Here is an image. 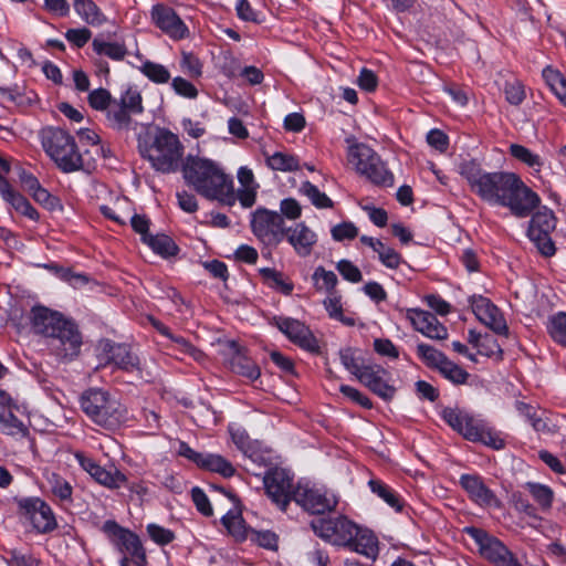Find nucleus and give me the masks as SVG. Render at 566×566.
Returning a JSON list of instances; mask_svg holds the SVG:
<instances>
[{
    "label": "nucleus",
    "mask_w": 566,
    "mask_h": 566,
    "mask_svg": "<svg viewBox=\"0 0 566 566\" xmlns=\"http://www.w3.org/2000/svg\"><path fill=\"white\" fill-rule=\"evenodd\" d=\"M460 174L482 200L507 207L516 217H527L539 202L538 196L513 172H486L471 160L460 165Z\"/></svg>",
    "instance_id": "1"
},
{
    "label": "nucleus",
    "mask_w": 566,
    "mask_h": 566,
    "mask_svg": "<svg viewBox=\"0 0 566 566\" xmlns=\"http://www.w3.org/2000/svg\"><path fill=\"white\" fill-rule=\"evenodd\" d=\"M182 176L186 184L200 196L223 205H234L233 179L218 163L189 155L182 165Z\"/></svg>",
    "instance_id": "2"
},
{
    "label": "nucleus",
    "mask_w": 566,
    "mask_h": 566,
    "mask_svg": "<svg viewBox=\"0 0 566 566\" xmlns=\"http://www.w3.org/2000/svg\"><path fill=\"white\" fill-rule=\"evenodd\" d=\"M184 145L179 137L168 129L159 128L155 135L138 138V150L151 167L163 174L176 172L182 161Z\"/></svg>",
    "instance_id": "3"
},
{
    "label": "nucleus",
    "mask_w": 566,
    "mask_h": 566,
    "mask_svg": "<svg viewBox=\"0 0 566 566\" xmlns=\"http://www.w3.org/2000/svg\"><path fill=\"white\" fill-rule=\"evenodd\" d=\"M40 137L45 154L61 171L70 174L83 169L82 154L74 137L67 130L49 126L41 130Z\"/></svg>",
    "instance_id": "4"
},
{
    "label": "nucleus",
    "mask_w": 566,
    "mask_h": 566,
    "mask_svg": "<svg viewBox=\"0 0 566 566\" xmlns=\"http://www.w3.org/2000/svg\"><path fill=\"white\" fill-rule=\"evenodd\" d=\"M81 408L97 426L115 430L126 420V409L108 391L91 388L81 397Z\"/></svg>",
    "instance_id": "5"
},
{
    "label": "nucleus",
    "mask_w": 566,
    "mask_h": 566,
    "mask_svg": "<svg viewBox=\"0 0 566 566\" xmlns=\"http://www.w3.org/2000/svg\"><path fill=\"white\" fill-rule=\"evenodd\" d=\"M441 417L467 440L481 442L495 450L504 448V440L484 420L463 409L446 407L441 411Z\"/></svg>",
    "instance_id": "6"
},
{
    "label": "nucleus",
    "mask_w": 566,
    "mask_h": 566,
    "mask_svg": "<svg viewBox=\"0 0 566 566\" xmlns=\"http://www.w3.org/2000/svg\"><path fill=\"white\" fill-rule=\"evenodd\" d=\"M111 543L123 555L120 566H146V553L139 537L132 531L122 527L114 520H107L103 527Z\"/></svg>",
    "instance_id": "7"
},
{
    "label": "nucleus",
    "mask_w": 566,
    "mask_h": 566,
    "mask_svg": "<svg viewBox=\"0 0 566 566\" xmlns=\"http://www.w3.org/2000/svg\"><path fill=\"white\" fill-rule=\"evenodd\" d=\"M144 112L143 97L137 90L127 88L119 98H115L105 115L108 127L114 130L135 128L134 116Z\"/></svg>",
    "instance_id": "8"
},
{
    "label": "nucleus",
    "mask_w": 566,
    "mask_h": 566,
    "mask_svg": "<svg viewBox=\"0 0 566 566\" xmlns=\"http://www.w3.org/2000/svg\"><path fill=\"white\" fill-rule=\"evenodd\" d=\"M463 532L475 542L480 555L493 566H523L499 538L483 528L467 526Z\"/></svg>",
    "instance_id": "9"
},
{
    "label": "nucleus",
    "mask_w": 566,
    "mask_h": 566,
    "mask_svg": "<svg viewBox=\"0 0 566 566\" xmlns=\"http://www.w3.org/2000/svg\"><path fill=\"white\" fill-rule=\"evenodd\" d=\"M83 344L82 333L71 317H67L59 329L46 339L50 350L60 359L72 360L78 356Z\"/></svg>",
    "instance_id": "10"
},
{
    "label": "nucleus",
    "mask_w": 566,
    "mask_h": 566,
    "mask_svg": "<svg viewBox=\"0 0 566 566\" xmlns=\"http://www.w3.org/2000/svg\"><path fill=\"white\" fill-rule=\"evenodd\" d=\"M314 533L333 545L347 546L357 535V525L346 516L317 518L312 521Z\"/></svg>",
    "instance_id": "11"
},
{
    "label": "nucleus",
    "mask_w": 566,
    "mask_h": 566,
    "mask_svg": "<svg viewBox=\"0 0 566 566\" xmlns=\"http://www.w3.org/2000/svg\"><path fill=\"white\" fill-rule=\"evenodd\" d=\"M251 229L262 242L274 245L284 239L286 230L282 214L265 208H258L252 213Z\"/></svg>",
    "instance_id": "12"
},
{
    "label": "nucleus",
    "mask_w": 566,
    "mask_h": 566,
    "mask_svg": "<svg viewBox=\"0 0 566 566\" xmlns=\"http://www.w3.org/2000/svg\"><path fill=\"white\" fill-rule=\"evenodd\" d=\"M294 502L312 514H325L336 509L338 500L332 492L298 483L294 493Z\"/></svg>",
    "instance_id": "13"
},
{
    "label": "nucleus",
    "mask_w": 566,
    "mask_h": 566,
    "mask_svg": "<svg viewBox=\"0 0 566 566\" xmlns=\"http://www.w3.org/2000/svg\"><path fill=\"white\" fill-rule=\"evenodd\" d=\"M19 513L31 521L33 527L41 534L51 533L57 526L50 505L38 496L17 499Z\"/></svg>",
    "instance_id": "14"
},
{
    "label": "nucleus",
    "mask_w": 566,
    "mask_h": 566,
    "mask_svg": "<svg viewBox=\"0 0 566 566\" xmlns=\"http://www.w3.org/2000/svg\"><path fill=\"white\" fill-rule=\"evenodd\" d=\"M264 488L269 497L282 511H285L291 501H294L296 486L293 484V476L281 468L270 470L263 479Z\"/></svg>",
    "instance_id": "15"
},
{
    "label": "nucleus",
    "mask_w": 566,
    "mask_h": 566,
    "mask_svg": "<svg viewBox=\"0 0 566 566\" xmlns=\"http://www.w3.org/2000/svg\"><path fill=\"white\" fill-rule=\"evenodd\" d=\"M272 324L301 348L311 353L319 352L318 340L304 323L291 317L275 316Z\"/></svg>",
    "instance_id": "16"
},
{
    "label": "nucleus",
    "mask_w": 566,
    "mask_h": 566,
    "mask_svg": "<svg viewBox=\"0 0 566 566\" xmlns=\"http://www.w3.org/2000/svg\"><path fill=\"white\" fill-rule=\"evenodd\" d=\"M99 348L104 365H114L126 373L140 369L139 358L128 345L104 339L99 342Z\"/></svg>",
    "instance_id": "17"
},
{
    "label": "nucleus",
    "mask_w": 566,
    "mask_h": 566,
    "mask_svg": "<svg viewBox=\"0 0 566 566\" xmlns=\"http://www.w3.org/2000/svg\"><path fill=\"white\" fill-rule=\"evenodd\" d=\"M476 318L499 335L506 336L509 327L500 308L482 295H472L469 298Z\"/></svg>",
    "instance_id": "18"
},
{
    "label": "nucleus",
    "mask_w": 566,
    "mask_h": 566,
    "mask_svg": "<svg viewBox=\"0 0 566 566\" xmlns=\"http://www.w3.org/2000/svg\"><path fill=\"white\" fill-rule=\"evenodd\" d=\"M389 373L379 364H368L357 375L356 379L371 392L384 400H391L396 388L388 384Z\"/></svg>",
    "instance_id": "19"
},
{
    "label": "nucleus",
    "mask_w": 566,
    "mask_h": 566,
    "mask_svg": "<svg viewBox=\"0 0 566 566\" xmlns=\"http://www.w3.org/2000/svg\"><path fill=\"white\" fill-rule=\"evenodd\" d=\"M67 318L63 313L49 308L44 305L32 306L29 314V322L31 331L45 340L59 329L60 324H63Z\"/></svg>",
    "instance_id": "20"
},
{
    "label": "nucleus",
    "mask_w": 566,
    "mask_h": 566,
    "mask_svg": "<svg viewBox=\"0 0 566 566\" xmlns=\"http://www.w3.org/2000/svg\"><path fill=\"white\" fill-rule=\"evenodd\" d=\"M81 468L87 472L98 484L108 489H119L127 481V478L116 468L107 470L101 467L93 458L85 455L82 452L75 453Z\"/></svg>",
    "instance_id": "21"
},
{
    "label": "nucleus",
    "mask_w": 566,
    "mask_h": 566,
    "mask_svg": "<svg viewBox=\"0 0 566 566\" xmlns=\"http://www.w3.org/2000/svg\"><path fill=\"white\" fill-rule=\"evenodd\" d=\"M151 20L157 28L174 40L188 36L189 30L175 10L165 4H156L151 9Z\"/></svg>",
    "instance_id": "22"
},
{
    "label": "nucleus",
    "mask_w": 566,
    "mask_h": 566,
    "mask_svg": "<svg viewBox=\"0 0 566 566\" xmlns=\"http://www.w3.org/2000/svg\"><path fill=\"white\" fill-rule=\"evenodd\" d=\"M407 318L411 322L416 331L431 339L444 340L448 338L447 327L430 312L410 308L407 311Z\"/></svg>",
    "instance_id": "23"
},
{
    "label": "nucleus",
    "mask_w": 566,
    "mask_h": 566,
    "mask_svg": "<svg viewBox=\"0 0 566 566\" xmlns=\"http://www.w3.org/2000/svg\"><path fill=\"white\" fill-rule=\"evenodd\" d=\"M460 485L468 493V496L480 506H499L500 502L492 490L476 474H462Z\"/></svg>",
    "instance_id": "24"
},
{
    "label": "nucleus",
    "mask_w": 566,
    "mask_h": 566,
    "mask_svg": "<svg viewBox=\"0 0 566 566\" xmlns=\"http://www.w3.org/2000/svg\"><path fill=\"white\" fill-rule=\"evenodd\" d=\"M287 242L301 258L308 256L317 243V235L304 222L296 223L285 230Z\"/></svg>",
    "instance_id": "25"
},
{
    "label": "nucleus",
    "mask_w": 566,
    "mask_h": 566,
    "mask_svg": "<svg viewBox=\"0 0 566 566\" xmlns=\"http://www.w3.org/2000/svg\"><path fill=\"white\" fill-rule=\"evenodd\" d=\"M2 199L8 202L18 213L32 221H39L40 214L30 201L20 192L15 191L10 184L2 182Z\"/></svg>",
    "instance_id": "26"
},
{
    "label": "nucleus",
    "mask_w": 566,
    "mask_h": 566,
    "mask_svg": "<svg viewBox=\"0 0 566 566\" xmlns=\"http://www.w3.org/2000/svg\"><path fill=\"white\" fill-rule=\"evenodd\" d=\"M515 408L518 413L530 422L536 432L553 433L555 431V426L549 424V420L544 410L524 401H516Z\"/></svg>",
    "instance_id": "27"
},
{
    "label": "nucleus",
    "mask_w": 566,
    "mask_h": 566,
    "mask_svg": "<svg viewBox=\"0 0 566 566\" xmlns=\"http://www.w3.org/2000/svg\"><path fill=\"white\" fill-rule=\"evenodd\" d=\"M349 160L356 167V170L364 175L369 166L374 163H378L380 157L369 146L365 144H356L349 148Z\"/></svg>",
    "instance_id": "28"
},
{
    "label": "nucleus",
    "mask_w": 566,
    "mask_h": 566,
    "mask_svg": "<svg viewBox=\"0 0 566 566\" xmlns=\"http://www.w3.org/2000/svg\"><path fill=\"white\" fill-rule=\"evenodd\" d=\"M346 547L352 551L365 555L368 558H376L378 554V541L377 537L368 532L363 531L357 526V535L353 538V542Z\"/></svg>",
    "instance_id": "29"
},
{
    "label": "nucleus",
    "mask_w": 566,
    "mask_h": 566,
    "mask_svg": "<svg viewBox=\"0 0 566 566\" xmlns=\"http://www.w3.org/2000/svg\"><path fill=\"white\" fill-rule=\"evenodd\" d=\"M231 369L250 380H255L260 377L261 371L256 364L244 354L238 352L230 360Z\"/></svg>",
    "instance_id": "30"
},
{
    "label": "nucleus",
    "mask_w": 566,
    "mask_h": 566,
    "mask_svg": "<svg viewBox=\"0 0 566 566\" xmlns=\"http://www.w3.org/2000/svg\"><path fill=\"white\" fill-rule=\"evenodd\" d=\"M74 10L91 25H101L105 22V15L92 0H75Z\"/></svg>",
    "instance_id": "31"
},
{
    "label": "nucleus",
    "mask_w": 566,
    "mask_h": 566,
    "mask_svg": "<svg viewBox=\"0 0 566 566\" xmlns=\"http://www.w3.org/2000/svg\"><path fill=\"white\" fill-rule=\"evenodd\" d=\"M199 467L211 472H217L223 478H231L235 473L233 465L219 454L205 453Z\"/></svg>",
    "instance_id": "32"
},
{
    "label": "nucleus",
    "mask_w": 566,
    "mask_h": 566,
    "mask_svg": "<svg viewBox=\"0 0 566 566\" xmlns=\"http://www.w3.org/2000/svg\"><path fill=\"white\" fill-rule=\"evenodd\" d=\"M556 224V218L552 210L543 209L538 210L532 216L527 234L537 233H549L554 230Z\"/></svg>",
    "instance_id": "33"
},
{
    "label": "nucleus",
    "mask_w": 566,
    "mask_h": 566,
    "mask_svg": "<svg viewBox=\"0 0 566 566\" xmlns=\"http://www.w3.org/2000/svg\"><path fill=\"white\" fill-rule=\"evenodd\" d=\"M525 489L530 492L543 512H548L552 509L554 491L548 485L536 482H527L525 484Z\"/></svg>",
    "instance_id": "34"
},
{
    "label": "nucleus",
    "mask_w": 566,
    "mask_h": 566,
    "mask_svg": "<svg viewBox=\"0 0 566 566\" xmlns=\"http://www.w3.org/2000/svg\"><path fill=\"white\" fill-rule=\"evenodd\" d=\"M313 285L318 292L327 294L337 292V275L333 271H327L324 266H317L312 275Z\"/></svg>",
    "instance_id": "35"
},
{
    "label": "nucleus",
    "mask_w": 566,
    "mask_h": 566,
    "mask_svg": "<svg viewBox=\"0 0 566 566\" xmlns=\"http://www.w3.org/2000/svg\"><path fill=\"white\" fill-rule=\"evenodd\" d=\"M145 243L151 248V250L161 255L163 258L175 256L179 248L174 240L166 234H156L146 238Z\"/></svg>",
    "instance_id": "36"
},
{
    "label": "nucleus",
    "mask_w": 566,
    "mask_h": 566,
    "mask_svg": "<svg viewBox=\"0 0 566 566\" xmlns=\"http://www.w3.org/2000/svg\"><path fill=\"white\" fill-rule=\"evenodd\" d=\"M92 46L98 55H106L115 61H122L127 54L125 44L118 42H107L98 38L93 40Z\"/></svg>",
    "instance_id": "37"
},
{
    "label": "nucleus",
    "mask_w": 566,
    "mask_h": 566,
    "mask_svg": "<svg viewBox=\"0 0 566 566\" xmlns=\"http://www.w3.org/2000/svg\"><path fill=\"white\" fill-rule=\"evenodd\" d=\"M259 272L270 287L281 292L284 295H290L293 292V283L291 281H286L283 273L271 268H262L259 270Z\"/></svg>",
    "instance_id": "38"
},
{
    "label": "nucleus",
    "mask_w": 566,
    "mask_h": 566,
    "mask_svg": "<svg viewBox=\"0 0 566 566\" xmlns=\"http://www.w3.org/2000/svg\"><path fill=\"white\" fill-rule=\"evenodd\" d=\"M363 176L378 187H391L395 180L394 175L386 168L381 159L369 166Z\"/></svg>",
    "instance_id": "39"
},
{
    "label": "nucleus",
    "mask_w": 566,
    "mask_h": 566,
    "mask_svg": "<svg viewBox=\"0 0 566 566\" xmlns=\"http://www.w3.org/2000/svg\"><path fill=\"white\" fill-rule=\"evenodd\" d=\"M0 430L7 434H25L27 428L11 410V406L2 403V413L0 415Z\"/></svg>",
    "instance_id": "40"
},
{
    "label": "nucleus",
    "mask_w": 566,
    "mask_h": 566,
    "mask_svg": "<svg viewBox=\"0 0 566 566\" xmlns=\"http://www.w3.org/2000/svg\"><path fill=\"white\" fill-rule=\"evenodd\" d=\"M266 155V164L272 170L295 171L298 169V159L290 154L276 151L273 155Z\"/></svg>",
    "instance_id": "41"
},
{
    "label": "nucleus",
    "mask_w": 566,
    "mask_h": 566,
    "mask_svg": "<svg viewBox=\"0 0 566 566\" xmlns=\"http://www.w3.org/2000/svg\"><path fill=\"white\" fill-rule=\"evenodd\" d=\"M368 484L370 486V490L380 499H382L389 506H391L396 511H401V500L399 495L390 486H388L387 484L382 483L379 480H370Z\"/></svg>",
    "instance_id": "42"
},
{
    "label": "nucleus",
    "mask_w": 566,
    "mask_h": 566,
    "mask_svg": "<svg viewBox=\"0 0 566 566\" xmlns=\"http://www.w3.org/2000/svg\"><path fill=\"white\" fill-rule=\"evenodd\" d=\"M139 70L149 81L156 84H166L171 78L169 70L160 63L146 61Z\"/></svg>",
    "instance_id": "43"
},
{
    "label": "nucleus",
    "mask_w": 566,
    "mask_h": 566,
    "mask_svg": "<svg viewBox=\"0 0 566 566\" xmlns=\"http://www.w3.org/2000/svg\"><path fill=\"white\" fill-rule=\"evenodd\" d=\"M340 298L338 292L328 294V297L324 300L325 310L332 318L342 322L346 326H354L355 318L344 315Z\"/></svg>",
    "instance_id": "44"
},
{
    "label": "nucleus",
    "mask_w": 566,
    "mask_h": 566,
    "mask_svg": "<svg viewBox=\"0 0 566 566\" xmlns=\"http://www.w3.org/2000/svg\"><path fill=\"white\" fill-rule=\"evenodd\" d=\"M547 332L555 343L566 347V313L560 312L551 316Z\"/></svg>",
    "instance_id": "45"
},
{
    "label": "nucleus",
    "mask_w": 566,
    "mask_h": 566,
    "mask_svg": "<svg viewBox=\"0 0 566 566\" xmlns=\"http://www.w3.org/2000/svg\"><path fill=\"white\" fill-rule=\"evenodd\" d=\"M417 354L427 367L437 370L448 358L442 352L423 343L417 346Z\"/></svg>",
    "instance_id": "46"
},
{
    "label": "nucleus",
    "mask_w": 566,
    "mask_h": 566,
    "mask_svg": "<svg viewBox=\"0 0 566 566\" xmlns=\"http://www.w3.org/2000/svg\"><path fill=\"white\" fill-rule=\"evenodd\" d=\"M438 371L454 385L467 384L470 374L449 358L439 367Z\"/></svg>",
    "instance_id": "47"
},
{
    "label": "nucleus",
    "mask_w": 566,
    "mask_h": 566,
    "mask_svg": "<svg viewBox=\"0 0 566 566\" xmlns=\"http://www.w3.org/2000/svg\"><path fill=\"white\" fill-rule=\"evenodd\" d=\"M52 494L63 502H72L73 488L60 474L52 473L49 478Z\"/></svg>",
    "instance_id": "48"
},
{
    "label": "nucleus",
    "mask_w": 566,
    "mask_h": 566,
    "mask_svg": "<svg viewBox=\"0 0 566 566\" xmlns=\"http://www.w3.org/2000/svg\"><path fill=\"white\" fill-rule=\"evenodd\" d=\"M356 354L357 349L352 347H346L339 350L342 365L355 377H357V375L361 371V368L366 366L364 360Z\"/></svg>",
    "instance_id": "49"
},
{
    "label": "nucleus",
    "mask_w": 566,
    "mask_h": 566,
    "mask_svg": "<svg viewBox=\"0 0 566 566\" xmlns=\"http://www.w3.org/2000/svg\"><path fill=\"white\" fill-rule=\"evenodd\" d=\"M114 101L111 93L103 87L90 92L87 96L90 106L95 111L104 112L105 115Z\"/></svg>",
    "instance_id": "50"
},
{
    "label": "nucleus",
    "mask_w": 566,
    "mask_h": 566,
    "mask_svg": "<svg viewBox=\"0 0 566 566\" xmlns=\"http://www.w3.org/2000/svg\"><path fill=\"white\" fill-rule=\"evenodd\" d=\"M301 191L310 198L311 202L316 208L323 209L333 207L331 198H328L326 193L319 191V189L310 181H304L302 184Z\"/></svg>",
    "instance_id": "51"
},
{
    "label": "nucleus",
    "mask_w": 566,
    "mask_h": 566,
    "mask_svg": "<svg viewBox=\"0 0 566 566\" xmlns=\"http://www.w3.org/2000/svg\"><path fill=\"white\" fill-rule=\"evenodd\" d=\"M510 154L517 160L526 164L528 167L539 168L542 166L541 157L533 154L528 148L522 145L512 144L510 146Z\"/></svg>",
    "instance_id": "52"
},
{
    "label": "nucleus",
    "mask_w": 566,
    "mask_h": 566,
    "mask_svg": "<svg viewBox=\"0 0 566 566\" xmlns=\"http://www.w3.org/2000/svg\"><path fill=\"white\" fill-rule=\"evenodd\" d=\"M480 355L501 359L503 355V350L497 343V339L491 334H484L483 338L476 348Z\"/></svg>",
    "instance_id": "53"
},
{
    "label": "nucleus",
    "mask_w": 566,
    "mask_h": 566,
    "mask_svg": "<svg viewBox=\"0 0 566 566\" xmlns=\"http://www.w3.org/2000/svg\"><path fill=\"white\" fill-rule=\"evenodd\" d=\"M32 198L49 211L63 210V205L61 203V200L57 197L51 195L42 186L32 195Z\"/></svg>",
    "instance_id": "54"
},
{
    "label": "nucleus",
    "mask_w": 566,
    "mask_h": 566,
    "mask_svg": "<svg viewBox=\"0 0 566 566\" xmlns=\"http://www.w3.org/2000/svg\"><path fill=\"white\" fill-rule=\"evenodd\" d=\"M147 533L149 537L158 545H167L175 539V533L158 524H148Z\"/></svg>",
    "instance_id": "55"
},
{
    "label": "nucleus",
    "mask_w": 566,
    "mask_h": 566,
    "mask_svg": "<svg viewBox=\"0 0 566 566\" xmlns=\"http://www.w3.org/2000/svg\"><path fill=\"white\" fill-rule=\"evenodd\" d=\"M180 65L181 69L191 77H199L202 74V64L191 52H182Z\"/></svg>",
    "instance_id": "56"
},
{
    "label": "nucleus",
    "mask_w": 566,
    "mask_h": 566,
    "mask_svg": "<svg viewBox=\"0 0 566 566\" xmlns=\"http://www.w3.org/2000/svg\"><path fill=\"white\" fill-rule=\"evenodd\" d=\"M528 238L534 242L542 255L552 256L555 254L556 249L549 233L528 234Z\"/></svg>",
    "instance_id": "57"
},
{
    "label": "nucleus",
    "mask_w": 566,
    "mask_h": 566,
    "mask_svg": "<svg viewBox=\"0 0 566 566\" xmlns=\"http://www.w3.org/2000/svg\"><path fill=\"white\" fill-rule=\"evenodd\" d=\"M336 269L345 280L352 283H358L363 280L360 270L348 260L338 261Z\"/></svg>",
    "instance_id": "58"
},
{
    "label": "nucleus",
    "mask_w": 566,
    "mask_h": 566,
    "mask_svg": "<svg viewBox=\"0 0 566 566\" xmlns=\"http://www.w3.org/2000/svg\"><path fill=\"white\" fill-rule=\"evenodd\" d=\"M339 391L345 397H347L355 403L359 405L360 407L366 408V409L373 408L371 400L366 395H364L361 391H359L358 389H356L352 386H348V385H342L339 387Z\"/></svg>",
    "instance_id": "59"
},
{
    "label": "nucleus",
    "mask_w": 566,
    "mask_h": 566,
    "mask_svg": "<svg viewBox=\"0 0 566 566\" xmlns=\"http://www.w3.org/2000/svg\"><path fill=\"white\" fill-rule=\"evenodd\" d=\"M171 86L176 94L186 98H196L198 96V90L196 86L184 77L177 76L172 80Z\"/></svg>",
    "instance_id": "60"
},
{
    "label": "nucleus",
    "mask_w": 566,
    "mask_h": 566,
    "mask_svg": "<svg viewBox=\"0 0 566 566\" xmlns=\"http://www.w3.org/2000/svg\"><path fill=\"white\" fill-rule=\"evenodd\" d=\"M381 263L389 269H398L402 259L401 255L392 248L382 244V249L378 251Z\"/></svg>",
    "instance_id": "61"
},
{
    "label": "nucleus",
    "mask_w": 566,
    "mask_h": 566,
    "mask_svg": "<svg viewBox=\"0 0 566 566\" xmlns=\"http://www.w3.org/2000/svg\"><path fill=\"white\" fill-rule=\"evenodd\" d=\"M222 524L223 526L233 535V536H237V537H243L244 536V532H243V521L241 518L240 515L235 514V513H227L223 517H222Z\"/></svg>",
    "instance_id": "62"
},
{
    "label": "nucleus",
    "mask_w": 566,
    "mask_h": 566,
    "mask_svg": "<svg viewBox=\"0 0 566 566\" xmlns=\"http://www.w3.org/2000/svg\"><path fill=\"white\" fill-rule=\"evenodd\" d=\"M191 497L197 510L201 514H203L205 516H211L213 514V510L210 505L209 499L200 488L196 486L191 490Z\"/></svg>",
    "instance_id": "63"
},
{
    "label": "nucleus",
    "mask_w": 566,
    "mask_h": 566,
    "mask_svg": "<svg viewBox=\"0 0 566 566\" xmlns=\"http://www.w3.org/2000/svg\"><path fill=\"white\" fill-rule=\"evenodd\" d=\"M9 566H40L39 560L31 554L12 551L8 560Z\"/></svg>",
    "instance_id": "64"
}]
</instances>
